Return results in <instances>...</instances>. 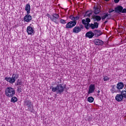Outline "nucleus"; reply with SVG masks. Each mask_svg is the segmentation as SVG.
Segmentation results:
<instances>
[{"label": "nucleus", "mask_w": 126, "mask_h": 126, "mask_svg": "<svg viewBox=\"0 0 126 126\" xmlns=\"http://www.w3.org/2000/svg\"><path fill=\"white\" fill-rule=\"evenodd\" d=\"M112 88L110 89V91L112 94L114 93H117L118 92V90H117V86L116 85H113L111 86Z\"/></svg>", "instance_id": "16"}, {"label": "nucleus", "mask_w": 126, "mask_h": 126, "mask_svg": "<svg viewBox=\"0 0 126 126\" xmlns=\"http://www.w3.org/2000/svg\"><path fill=\"white\" fill-rule=\"evenodd\" d=\"M85 37L89 39H92L94 37V33L90 31L86 33Z\"/></svg>", "instance_id": "11"}, {"label": "nucleus", "mask_w": 126, "mask_h": 126, "mask_svg": "<svg viewBox=\"0 0 126 126\" xmlns=\"http://www.w3.org/2000/svg\"><path fill=\"white\" fill-rule=\"evenodd\" d=\"M18 99L16 96H12L11 99V103H16L17 102Z\"/></svg>", "instance_id": "22"}, {"label": "nucleus", "mask_w": 126, "mask_h": 126, "mask_svg": "<svg viewBox=\"0 0 126 126\" xmlns=\"http://www.w3.org/2000/svg\"><path fill=\"white\" fill-rule=\"evenodd\" d=\"M109 79V77L108 76H105V77H104L103 78L104 81H108Z\"/></svg>", "instance_id": "31"}, {"label": "nucleus", "mask_w": 126, "mask_h": 126, "mask_svg": "<svg viewBox=\"0 0 126 126\" xmlns=\"http://www.w3.org/2000/svg\"><path fill=\"white\" fill-rule=\"evenodd\" d=\"M31 20H32V16L30 14L27 13L24 17V21L25 22H30Z\"/></svg>", "instance_id": "8"}, {"label": "nucleus", "mask_w": 126, "mask_h": 126, "mask_svg": "<svg viewBox=\"0 0 126 126\" xmlns=\"http://www.w3.org/2000/svg\"><path fill=\"white\" fill-rule=\"evenodd\" d=\"M25 10L27 11V13H28V14H30V10H31V7L30 6V4H27L26 5Z\"/></svg>", "instance_id": "19"}, {"label": "nucleus", "mask_w": 126, "mask_h": 126, "mask_svg": "<svg viewBox=\"0 0 126 126\" xmlns=\"http://www.w3.org/2000/svg\"><path fill=\"white\" fill-rule=\"evenodd\" d=\"M65 92H67V90H66V91H65Z\"/></svg>", "instance_id": "42"}, {"label": "nucleus", "mask_w": 126, "mask_h": 126, "mask_svg": "<svg viewBox=\"0 0 126 126\" xmlns=\"http://www.w3.org/2000/svg\"><path fill=\"white\" fill-rule=\"evenodd\" d=\"M94 14H99V13H100V9H99L98 7L94 6Z\"/></svg>", "instance_id": "21"}, {"label": "nucleus", "mask_w": 126, "mask_h": 126, "mask_svg": "<svg viewBox=\"0 0 126 126\" xmlns=\"http://www.w3.org/2000/svg\"><path fill=\"white\" fill-rule=\"evenodd\" d=\"M95 85L94 84H91L89 86V90L88 91V94H91V93H94L95 92Z\"/></svg>", "instance_id": "9"}, {"label": "nucleus", "mask_w": 126, "mask_h": 126, "mask_svg": "<svg viewBox=\"0 0 126 126\" xmlns=\"http://www.w3.org/2000/svg\"><path fill=\"white\" fill-rule=\"evenodd\" d=\"M60 23H61V24H66V21L63 19H61L60 20Z\"/></svg>", "instance_id": "29"}, {"label": "nucleus", "mask_w": 126, "mask_h": 126, "mask_svg": "<svg viewBox=\"0 0 126 126\" xmlns=\"http://www.w3.org/2000/svg\"><path fill=\"white\" fill-rule=\"evenodd\" d=\"M123 95L121 94H117L115 96V100L117 101V102H121V101H123Z\"/></svg>", "instance_id": "15"}, {"label": "nucleus", "mask_w": 126, "mask_h": 126, "mask_svg": "<svg viewBox=\"0 0 126 126\" xmlns=\"http://www.w3.org/2000/svg\"><path fill=\"white\" fill-rule=\"evenodd\" d=\"M47 15H49V14H47Z\"/></svg>", "instance_id": "43"}, {"label": "nucleus", "mask_w": 126, "mask_h": 126, "mask_svg": "<svg viewBox=\"0 0 126 126\" xmlns=\"http://www.w3.org/2000/svg\"><path fill=\"white\" fill-rule=\"evenodd\" d=\"M94 34L95 37H99L102 34V32L100 30H95L94 31Z\"/></svg>", "instance_id": "14"}, {"label": "nucleus", "mask_w": 126, "mask_h": 126, "mask_svg": "<svg viewBox=\"0 0 126 126\" xmlns=\"http://www.w3.org/2000/svg\"><path fill=\"white\" fill-rule=\"evenodd\" d=\"M94 21H100L102 18L99 15H94Z\"/></svg>", "instance_id": "20"}, {"label": "nucleus", "mask_w": 126, "mask_h": 126, "mask_svg": "<svg viewBox=\"0 0 126 126\" xmlns=\"http://www.w3.org/2000/svg\"><path fill=\"white\" fill-rule=\"evenodd\" d=\"M60 17V15L57 13L53 14L52 15V16H49V18L52 21L56 23V24H58V22L57 21V19H59V18Z\"/></svg>", "instance_id": "7"}, {"label": "nucleus", "mask_w": 126, "mask_h": 126, "mask_svg": "<svg viewBox=\"0 0 126 126\" xmlns=\"http://www.w3.org/2000/svg\"><path fill=\"white\" fill-rule=\"evenodd\" d=\"M22 89H23V88H22L21 86H18L17 88V92H18L19 93H21V92H22Z\"/></svg>", "instance_id": "25"}, {"label": "nucleus", "mask_w": 126, "mask_h": 126, "mask_svg": "<svg viewBox=\"0 0 126 126\" xmlns=\"http://www.w3.org/2000/svg\"><path fill=\"white\" fill-rule=\"evenodd\" d=\"M5 94L9 98L13 97L15 95V90L12 87H8L5 90Z\"/></svg>", "instance_id": "3"}, {"label": "nucleus", "mask_w": 126, "mask_h": 126, "mask_svg": "<svg viewBox=\"0 0 126 126\" xmlns=\"http://www.w3.org/2000/svg\"><path fill=\"white\" fill-rule=\"evenodd\" d=\"M120 0H114V2L115 3H118V2H119Z\"/></svg>", "instance_id": "38"}, {"label": "nucleus", "mask_w": 126, "mask_h": 126, "mask_svg": "<svg viewBox=\"0 0 126 126\" xmlns=\"http://www.w3.org/2000/svg\"><path fill=\"white\" fill-rule=\"evenodd\" d=\"M92 14V13H90L89 14H87V12L84 15V17H86V16H88V17H90Z\"/></svg>", "instance_id": "30"}, {"label": "nucleus", "mask_w": 126, "mask_h": 126, "mask_svg": "<svg viewBox=\"0 0 126 126\" xmlns=\"http://www.w3.org/2000/svg\"><path fill=\"white\" fill-rule=\"evenodd\" d=\"M27 32L28 35H32L34 33V29L32 27L29 26L27 28Z\"/></svg>", "instance_id": "12"}, {"label": "nucleus", "mask_w": 126, "mask_h": 126, "mask_svg": "<svg viewBox=\"0 0 126 126\" xmlns=\"http://www.w3.org/2000/svg\"><path fill=\"white\" fill-rule=\"evenodd\" d=\"M97 93L99 94L100 93V91H97Z\"/></svg>", "instance_id": "40"}, {"label": "nucleus", "mask_w": 126, "mask_h": 126, "mask_svg": "<svg viewBox=\"0 0 126 126\" xmlns=\"http://www.w3.org/2000/svg\"><path fill=\"white\" fill-rule=\"evenodd\" d=\"M65 86H63V84L57 85L56 87H53V86L50 87V89H52V92H56L57 94H62L63 91H64V89Z\"/></svg>", "instance_id": "1"}, {"label": "nucleus", "mask_w": 126, "mask_h": 126, "mask_svg": "<svg viewBox=\"0 0 126 126\" xmlns=\"http://www.w3.org/2000/svg\"><path fill=\"white\" fill-rule=\"evenodd\" d=\"M85 28L87 30H88L90 28V23H87V24L85 25Z\"/></svg>", "instance_id": "28"}, {"label": "nucleus", "mask_w": 126, "mask_h": 126, "mask_svg": "<svg viewBox=\"0 0 126 126\" xmlns=\"http://www.w3.org/2000/svg\"><path fill=\"white\" fill-rule=\"evenodd\" d=\"M91 22V20L90 19V18H87L86 19V22H87V23H89L90 22Z\"/></svg>", "instance_id": "32"}, {"label": "nucleus", "mask_w": 126, "mask_h": 126, "mask_svg": "<svg viewBox=\"0 0 126 126\" xmlns=\"http://www.w3.org/2000/svg\"><path fill=\"white\" fill-rule=\"evenodd\" d=\"M82 24H83L84 25H85L86 24H87V23H86V20L85 19H83L82 20Z\"/></svg>", "instance_id": "35"}, {"label": "nucleus", "mask_w": 126, "mask_h": 126, "mask_svg": "<svg viewBox=\"0 0 126 126\" xmlns=\"http://www.w3.org/2000/svg\"><path fill=\"white\" fill-rule=\"evenodd\" d=\"M103 14H104V15H103V16L101 17V18L102 19V21H104L105 20V19H106V18H107V17H108V16H109V14H108V13H103Z\"/></svg>", "instance_id": "23"}, {"label": "nucleus", "mask_w": 126, "mask_h": 126, "mask_svg": "<svg viewBox=\"0 0 126 126\" xmlns=\"http://www.w3.org/2000/svg\"><path fill=\"white\" fill-rule=\"evenodd\" d=\"M19 77V75L18 74H13L12 77H5V80L11 84H13L16 81V79H18Z\"/></svg>", "instance_id": "4"}, {"label": "nucleus", "mask_w": 126, "mask_h": 126, "mask_svg": "<svg viewBox=\"0 0 126 126\" xmlns=\"http://www.w3.org/2000/svg\"><path fill=\"white\" fill-rule=\"evenodd\" d=\"M94 43L96 45V46H101L104 44V42L99 39H94Z\"/></svg>", "instance_id": "10"}, {"label": "nucleus", "mask_w": 126, "mask_h": 126, "mask_svg": "<svg viewBox=\"0 0 126 126\" xmlns=\"http://www.w3.org/2000/svg\"><path fill=\"white\" fill-rule=\"evenodd\" d=\"M74 21H76L77 20H79V18H80V17L78 16H77L76 17H74Z\"/></svg>", "instance_id": "34"}, {"label": "nucleus", "mask_w": 126, "mask_h": 126, "mask_svg": "<svg viewBox=\"0 0 126 126\" xmlns=\"http://www.w3.org/2000/svg\"><path fill=\"white\" fill-rule=\"evenodd\" d=\"M108 22V20H106L104 22V24H106Z\"/></svg>", "instance_id": "39"}, {"label": "nucleus", "mask_w": 126, "mask_h": 126, "mask_svg": "<svg viewBox=\"0 0 126 126\" xmlns=\"http://www.w3.org/2000/svg\"><path fill=\"white\" fill-rule=\"evenodd\" d=\"M124 83L120 82L117 84L116 88L118 90H121V89H123V88H124Z\"/></svg>", "instance_id": "18"}, {"label": "nucleus", "mask_w": 126, "mask_h": 126, "mask_svg": "<svg viewBox=\"0 0 126 126\" xmlns=\"http://www.w3.org/2000/svg\"><path fill=\"white\" fill-rule=\"evenodd\" d=\"M121 94L123 98H126V91H122Z\"/></svg>", "instance_id": "26"}, {"label": "nucleus", "mask_w": 126, "mask_h": 126, "mask_svg": "<svg viewBox=\"0 0 126 126\" xmlns=\"http://www.w3.org/2000/svg\"><path fill=\"white\" fill-rule=\"evenodd\" d=\"M69 18H70V19H71V20H72V21H74V19H75V18H74V16L73 15H70V16H69Z\"/></svg>", "instance_id": "33"}, {"label": "nucleus", "mask_w": 126, "mask_h": 126, "mask_svg": "<svg viewBox=\"0 0 126 126\" xmlns=\"http://www.w3.org/2000/svg\"><path fill=\"white\" fill-rule=\"evenodd\" d=\"M114 11H115V10H114L112 8H110L109 10V13H112V12H114Z\"/></svg>", "instance_id": "36"}, {"label": "nucleus", "mask_w": 126, "mask_h": 126, "mask_svg": "<svg viewBox=\"0 0 126 126\" xmlns=\"http://www.w3.org/2000/svg\"><path fill=\"white\" fill-rule=\"evenodd\" d=\"M123 7L122 6H118L115 8V11L117 13H120V12H122V10H123Z\"/></svg>", "instance_id": "17"}, {"label": "nucleus", "mask_w": 126, "mask_h": 126, "mask_svg": "<svg viewBox=\"0 0 126 126\" xmlns=\"http://www.w3.org/2000/svg\"><path fill=\"white\" fill-rule=\"evenodd\" d=\"M84 29V26L83 25H80L79 26H76L73 29V33H75V34H78L79 32H81V30Z\"/></svg>", "instance_id": "6"}, {"label": "nucleus", "mask_w": 126, "mask_h": 126, "mask_svg": "<svg viewBox=\"0 0 126 126\" xmlns=\"http://www.w3.org/2000/svg\"><path fill=\"white\" fill-rule=\"evenodd\" d=\"M88 101L89 103H93L94 101V98L92 96H90L88 98Z\"/></svg>", "instance_id": "24"}, {"label": "nucleus", "mask_w": 126, "mask_h": 126, "mask_svg": "<svg viewBox=\"0 0 126 126\" xmlns=\"http://www.w3.org/2000/svg\"><path fill=\"white\" fill-rule=\"evenodd\" d=\"M47 15H49V14H47Z\"/></svg>", "instance_id": "44"}, {"label": "nucleus", "mask_w": 126, "mask_h": 126, "mask_svg": "<svg viewBox=\"0 0 126 126\" xmlns=\"http://www.w3.org/2000/svg\"><path fill=\"white\" fill-rule=\"evenodd\" d=\"M16 85L17 86L18 85H22V81H21V80H20L19 79H18L17 80Z\"/></svg>", "instance_id": "27"}, {"label": "nucleus", "mask_w": 126, "mask_h": 126, "mask_svg": "<svg viewBox=\"0 0 126 126\" xmlns=\"http://www.w3.org/2000/svg\"><path fill=\"white\" fill-rule=\"evenodd\" d=\"M76 23H77V22L75 21H71L66 24L65 28L66 29H71L76 25Z\"/></svg>", "instance_id": "5"}, {"label": "nucleus", "mask_w": 126, "mask_h": 126, "mask_svg": "<svg viewBox=\"0 0 126 126\" xmlns=\"http://www.w3.org/2000/svg\"><path fill=\"white\" fill-rule=\"evenodd\" d=\"M90 27L92 29H93V30H94V29H95V28L97 29L98 28V27H99V23H97V22H94V24H90Z\"/></svg>", "instance_id": "13"}, {"label": "nucleus", "mask_w": 126, "mask_h": 126, "mask_svg": "<svg viewBox=\"0 0 126 126\" xmlns=\"http://www.w3.org/2000/svg\"><path fill=\"white\" fill-rule=\"evenodd\" d=\"M121 13H126V8L123 9Z\"/></svg>", "instance_id": "37"}, {"label": "nucleus", "mask_w": 126, "mask_h": 126, "mask_svg": "<svg viewBox=\"0 0 126 126\" xmlns=\"http://www.w3.org/2000/svg\"><path fill=\"white\" fill-rule=\"evenodd\" d=\"M24 106L25 107L27 111H29L31 113H33L34 111V106L31 100H25Z\"/></svg>", "instance_id": "2"}, {"label": "nucleus", "mask_w": 126, "mask_h": 126, "mask_svg": "<svg viewBox=\"0 0 126 126\" xmlns=\"http://www.w3.org/2000/svg\"><path fill=\"white\" fill-rule=\"evenodd\" d=\"M105 1H109L110 0H104Z\"/></svg>", "instance_id": "41"}]
</instances>
